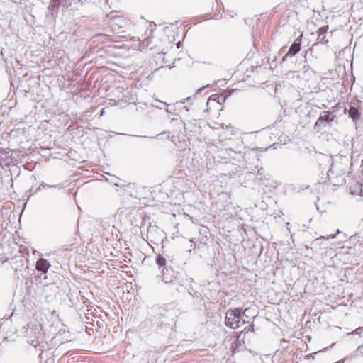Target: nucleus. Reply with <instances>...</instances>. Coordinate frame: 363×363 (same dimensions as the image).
Segmentation results:
<instances>
[{
    "label": "nucleus",
    "instance_id": "1",
    "mask_svg": "<svg viewBox=\"0 0 363 363\" xmlns=\"http://www.w3.org/2000/svg\"><path fill=\"white\" fill-rule=\"evenodd\" d=\"M322 157L323 160L325 161L328 164H330V168L328 169L327 172V177L329 182H330L331 183L333 182L331 175L333 174L334 171L340 174L345 173L348 163L350 162L347 156H336V161L335 162L332 161V157L322 155Z\"/></svg>",
    "mask_w": 363,
    "mask_h": 363
},
{
    "label": "nucleus",
    "instance_id": "2",
    "mask_svg": "<svg viewBox=\"0 0 363 363\" xmlns=\"http://www.w3.org/2000/svg\"><path fill=\"white\" fill-rule=\"evenodd\" d=\"M247 311V308L243 309L242 308H230L226 311L225 318V324L226 326L235 329L240 326V323L242 324L246 323L243 317H247L245 314V312Z\"/></svg>",
    "mask_w": 363,
    "mask_h": 363
},
{
    "label": "nucleus",
    "instance_id": "3",
    "mask_svg": "<svg viewBox=\"0 0 363 363\" xmlns=\"http://www.w3.org/2000/svg\"><path fill=\"white\" fill-rule=\"evenodd\" d=\"M86 0H51L48 9L52 13H57L59 9H69L72 11L77 10V5L82 4Z\"/></svg>",
    "mask_w": 363,
    "mask_h": 363
},
{
    "label": "nucleus",
    "instance_id": "4",
    "mask_svg": "<svg viewBox=\"0 0 363 363\" xmlns=\"http://www.w3.org/2000/svg\"><path fill=\"white\" fill-rule=\"evenodd\" d=\"M166 234L164 230L160 229L155 224L150 223L147 230V238L155 245H158L166 238Z\"/></svg>",
    "mask_w": 363,
    "mask_h": 363
},
{
    "label": "nucleus",
    "instance_id": "5",
    "mask_svg": "<svg viewBox=\"0 0 363 363\" xmlns=\"http://www.w3.org/2000/svg\"><path fill=\"white\" fill-rule=\"evenodd\" d=\"M336 118V116L331 111H322L318 120L315 123L314 129L319 131L326 128H330L331 122H333Z\"/></svg>",
    "mask_w": 363,
    "mask_h": 363
},
{
    "label": "nucleus",
    "instance_id": "6",
    "mask_svg": "<svg viewBox=\"0 0 363 363\" xmlns=\"http://www.w3.org/2000/svg\"><path fill=\"white\" fill-rule=\"evenodd\" d=\"M193 282L194 279L192 278L188 277L187 275L178 272V276H176L174 282L173 284H177V290L179 292L182 291V287L186 288L187 286H189V287L187 288L188 293L189 295L193 296L192 293L191 291L192 290L191 284Z\"/></svg>",
    "mask_w": 363,
    "mask_h": 363
},
{
    "label": "nucleus",
    "instance_id": "7",
    "mask_svg": "<svg viewBox=\"0 0 363 363\" xmlns=\"http://www.w3.org/2000/svg\"><path fill=\"white\" fill-rule=\"evenodd\" d=\"M301 39L297 38L290 46L288 52L283 56L282 61L287 60L288 58L293 57L301 50Z\"/></svg>",
    "mask_w": 363,
    "mask_h": 363
},
{
    "label": "nucleus",
    "instance_id": "8",
    "mask_svg": "<svg viewBox=\"0 0 363 363\" xmlns=\"http://www.w3.org/2000/svg\"><path fill=\"white\" fill-rule=\"evenodd\" d=\"M176 276H178V272H175L172 268L168 267L162 269V281L165 284H173Z\"/></svg>",
    "mask_w": 363,
    "mask_h": 363
},
{
    "label": "nucleus",
    "instance_id": "9",
    "mask_svg": "<svg viewBox=\"0 0 363 363\" xmlns=\"http://www.w3.org/2000/svg\"><path fill=\"white\" fill-rule=\"evenodd\" d=\"M45 188H54V189H57L60 190V189H62L65 188V185L63 183H59V184H48L45 182H42L40 184L39 186L37 187L35 190H33V187L30 188V189H28L26 191V194H29L28 196H30L31 195L37 194L42 189H45Z\"/></svg>",
    "mask_w": 363,
    "mask_h": 363
},
{
    "label": "nucleus",
    "instance_id": "10",
    "mask_svg": "<svg viewBox=\"0 0 363 363\" xmlns=\"http://www.w3.org/2000/svg\"><path fill=\"white\" fill-rule=\"evenodd\" d=\"M349 117L352 119V122L357 125V121L361 117V112L359 109L354 105L350 104L348 109Z\"/></svg>",
    "mask_w": 363,
    "mask_h": 363
},
{
    "label": "nucleus",
    "instance_id": "11",
    "mask_svg": "<svg viewBox=\"0 0 363 363\" xmlns=\"http://www.w3.org/2000/svg\"><path fill=\"white\" fill-rule=\"evenodd\" d=\"M50 267V264L46 259L40 258L36 262L35 268L39 272H41L42 274L47 273Z\"/></svg>",
    "mask_w": 363,
    "mask_h": 363
},
{
    "label": "nucleus",
    "instance_id": "12",
    "mask_svg": "<svg viewBox=\"0 0 363 363\" xmlns=\"http://www.w3.org/2000/svg\"><path fill=\"white\" fill-rule=\"evenodd\" d=\"M245 348V342L240 341L238 339H235L230 345V351L232 354L234 355L240 351L243 350Z\"/></svg>",
    "mask_w": 363,
    "mask_h": 363
},
{
    "label": "nucleus",
    "instance_id": "13",
    "mask_svg": "<svg viewBox=\"0 0 363 363\" xmlns=\"http://www.w3.org/2000/svg\"><path fill=\"white\" fill-rule=\"evenodd\" d=\"M328 26L326 25V26H323L322 27H320L318 30V38H317V40L318 43H328V40L325 39V35H326V33L328 30Z\"/></svg>",
    "mask_w": 363,
    "mask_h": 363
},
{
    "label": "nucleus",
    "instance_id": "14",
    "mask_svg": "<svg viewBox=\"0 0 363 363\" xmlns=\"http://www.w3.org/2000/svg\"><path fill=\"white\" fill-rule=\"evenodd\" d=\"M230 94V92L228 93V94H225V95H218V94H212L209 99L210 100H212V101H217L218 104H221L222 103H223L227 96H229Z\"/></svg>",
    "mask_w": 363,
    "mask_h": 363
},
{
    "label": "nucleus",
    "instance_id": "15",
    "mask_svg": "<svg viewBox=\"0 0 363 363\" xmlns=\"http://www.w3.org/2000/svg\"><path fill=\"white\" fill-rule=\"evenodd\" d=\"M269 174L266 173L264 169L262 167H260L259 169H257V179L262 182L263 180H268L269 179Z\"/></svg>",
    "mask_w": 363,
    "mask_h": 363
},
{
    "label": "nucleus",
    "instance_id": "16",
    "mask_svg": "<svg viewBox=\"0 0 363 363\" xmlns=\"http://www.w3.org/2000/svg\"><path fill=\"white\" fill-rule=\"evenodd\" d=\"M155 262L160 268L164 267L167 263L166 258L160 254L156 256Z\"/></svg>",
    "mask_w": 363,
    "mask_h": 363
},
{
    "label": "nucleus",
    "instance_id": "17",
    "mask_svg": "<svg viewBox=\"0 0 363 363\" xmlns=\"http://www.w3.org/2000/svg\"><path fill=\"white\" fill-rule=\"evenodd\" d=\"M114 19H115V18H114V17H113V16H112V17H111V18H110V20H111V21H112V22H113ZM111 27L112 28L113 31H116V30H117V29H119V28H122V26H118V24L115 25V23H112L111 24Z\"/></svg>",
    "mask_w": 363,
    "mask_h": 363
},
{
    "label": "nucleus",
    "instance_id": "18",
    "mask_svg": "<svg viewBox=\"0 0 363 363\" xmlns=\"http://www.w3.org/2000/svg\"><path fill=\"white\" fill-rule=\"evenodd\" d=\"M316 353L309 354L308 355L304 356V359L313 361L315 359V354Z\"/></svg>",
    "mask_w": 363,
    "mask_h": 363
},
{
    "label": "nucleus",
    "instance_id": "19",
    "mask_svg": "<svg viewBox=\"0 0 363 363\" xmlns=\"http://www.w3.org/2000/svg\"><path fill=\"white\" fill-rule=\"evenodd\" d=\"M251 154L255 155V157H257V154H256L253 150H249L247 152H245V153H244V155H243V156H242V157L244 159H245V158H246V157H247V155H249V156H250Z\"/></svg>",
    "mask_w": 363,
    "mask_h": 363
},
{
    "label": "nucleus",
    "instance_id": "20",
    "mask_svg": "<svg viewBox=\"0 0 363 363\" xmlns=\"http://www.w3.org/2000/svg\"><path fill=\"white\" fill-rule=\"evenodd\" d=\"M30 344L33 345L35 347H36L37 345L38 344V340H32Z\"/></svg>",
    "mask_w": 363,
    "mask_h": 363
},
{
    "label": "nucleus",
    "instance_id": "21",
    "mask_svg": "<svg viewBox=\"0 0 363 363\" xmlns=\"http://www.w3.org/2000/svg\"><path fill=\"white\" fill-rule=\"evenodd\" d=\"M161 328H169L170 326V324L169 323H164L163 322L161 323Z\"/></svg>",
    "mask_w": 363,
    "mask_h": 363
},
{
    "label": "nucleus",
    "instance_id": "22",
    "mask_svg": "<svg viewBox=\"0 0 363 363\" xmlns=\"http://www.w3.org/2000/svg\"><path fill=\"white\" fill-rule=\"evenodd\" d=\"M357 351L359 352L362 354H363V344L358 347Z\"/></svg>",
    "mask_w": 363,
    "mask_h": 363
},
{
    "label": "nucleus",
    "instance_id": "23",
    "mask_svg": "<svg viewBox=\"0 0 363 363\" xmlns=\"http://www.w3.org/2000/svg\"><path fill=\"white\" fill-rule=\"evenodd\" d=\"M148 43H149V39L147 38V39H145L143 42V45H145L146 46L148 45Z\"/></svg>",
    "mask_w": 363,
    "mask_h": 363
},
{
    "label": "nucleus",
    "instance_id": "24",
    "mask_svg": "<svg viewBox=\"0 0 363 363\" xmlns=\"http://www.w3.org/2000/svg\"><path fill=\"white\" fill-rule=\"evenodd\" d=\"M361 329V328H357L354 331V333L355 334H357V335H360V332H359V330Z\"/></svg>",
    "mask_w": 363,
    "mask_h": 363
},
{
    "label": "nucleus",
    "instance_id": "25",
    "mask_svg": "<svg viewBox=\"0 0 363 363\" xmlns=\"http://www.w3.org/2000/svg\"><path fill=\"white\" fill-rule=\"evenodd\" d=\"M165 111L167 113H169L170 114H174V113L172 111V110L168 108H166Z\"/></svg>",
    "mask_w": 363,
    "mask_h": 363
},
{
    "label": "nucleus",
    "instance_id": "26",
    "mask_svg": "<svg viewBox=\"0 0 363 363\" xmlns=\"http://www.w3.org/2000/svg\"><path fill=\"white\" fill-rule=\"evenodd\" d=\"M206 88V86H203L202 88H200L199 89H198L197 91V94L199 93H201V91Z\"/></svg>",
    "mask_w": 363,
    "mask_h": 363
},
{
    "label": "nucleus",
    "instance_id": "27",
    "mask_svg": "<svg viewBox=\"0 0 363 363\" xmlns=\"http://www.w3.org/2000/svg\"><path fill=\"white\" fill-rule=\"evenodd\" d=\"M6 152L4 151V148L2 147H0V153H5Z\"/></svg>",
    "mask_w": 363,
    "mask_h": 363
},
{
    "label": "nucleus",
    "instance_id": "28",
    "mask_svg": "<svg viewBox=\"0 0 363 363\" xmlns=\"http://www.w3.org/2000/svg\"><path fill=\"white\" fill-rule=\"evenodd\" d=\"M191 99V97H187V98H186V99H184V101H182V103H184V102L187 101H188L189 99Z\"/></svg>",
    "mask_w": 363,
    "mask_h": 363
},
{
    "label": "nucleus",
    "instance_id": "29",
    "mask_svg": "<svg viewBox=\"0 0 363 363\" xmlns=\"http://www.w3.org/2000/svg\"><path fill=\"white\" fill-rule=\"evenodd\" d=\"M157 101H158V102H160V103H161V104H164V105H165V106H168V104H167L166 102H162V101H159V100H158Z\"/></svg>",
    "mask_w": 363,
    "mask_h": 363
},
{
    "label": "nucleus",
    "instance_id": "30",
    "mask_svg": "<svg viewBox=\"0 0 363 363\" xmlns=\"http://www.w3.org/2000/svg\"><path fill=\"white\" fill-rule=\"evenodd\" d=\"M153 106L162 109V108L160 106V105H153Z\"/></svg>",
    "mask_w": 363,
    "mask_h": 363
},
{
    "label": "nucleus",
    "instance_id": "31",
    "mask_svg": "<svg viewBox=\"0 0 363 363\" xmlns=\"http://www.w3.org/2000/svg\"><path fill=\"white\" fill-rule=\"evenodd\" d=\"M184 108L186 111H189V108H188V106H184Z\"/></svg>",
    "mask_w": 363,
    "mask_h": 363
},
{
    "label": "nucleus",
    "instance_id": "32",
    "mask_svg": "<svg viewBox=\"0 0 363 363\" xmlns=\"http://www.w3.org/2000/svg\"><path fill=\"white\" fill-rule=\"evenodd\" d=\"M322 238H325V237H323V236H320V238H318L315 239V240H318V239H322Z\"/></svg>",
    "mask_w": 363,
    "mask_h": 363
},
{
    "label": "nucleus",
    "instance_id": "33",
    "mask_svg": "<svg viewBox=\"0 0 363 363\" xmlns=\"http://www.w3.org/2000/svg\"><path fill=\"white\" fill-rule=\"evenodd\" d=\"M306 248L308 249L309 247L308 245H305Z\"/></svg>",
    "mask_w": 363,
    "mask_h": 363
}]
</instances>
